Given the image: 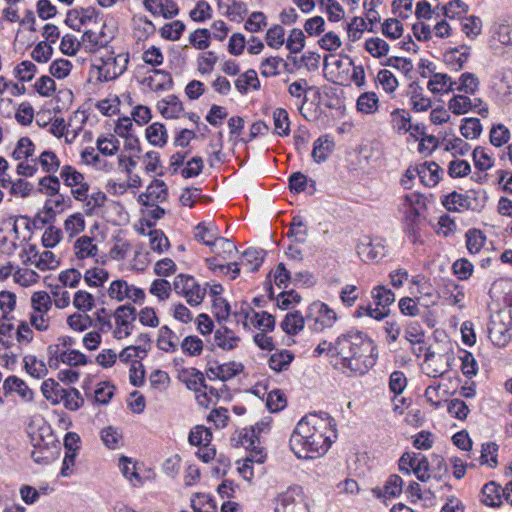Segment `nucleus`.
I'll return each instance as SVG.
<instances>
[{"label": "nucleus", "mask_w": 512, "mask_h": 512, "mask_svg": "<svg viewBox=\"0 0 512 512\" xmlns=\"http://www.w3.org/2000/svg\"><path fill=\"white\" fill-rule=\"evenodd\" d=\"M448 108L455 115H463L475 111L476 105H473V101L466 95H455L449 100Z\"/></svg>", "instance_id": "26"}, {"label": "nucleus", "mask_w": 512, "mask_h": 512, "mask_svg": "<svg viewBox=\"0 0 512 512\" xmlns=\"http://www.w3.org/2000/svg\"><path fill=\"white\" fill-rule=\"evenodd\" d=\"M37 72V67L31 61H22L14 68V76L21 82H29Z\"/></svg>", "instance_id": "45"}, {"label": "nucleus", "mask_w": 512, "mask_h": 512, "mask_svg": "<svg viewBox=\"0 0 512 512\" xmlns=\"http://www.w3.org/2000/svg\"><path fill=\"white\" fill-rule=\"evenodd\" d=\"M372 297L376 306L381 307L383 311L395 301V294L383 286H377L372 290Z\"/></svg>", "instance_id": "38"}, {"label": "nucleus", "mask_w": 512, "mask_h": 512, "mask_svg": "<svg viewBox=\"0 0 512 512\" xmlns=\"http://www.w3.org/2000/svg\"><path fill=\"white\" fill-rule=\"evenodd\" d=\"M129 285L124 280H115L111 282L108 289V296L111 299L121 302L127 298Z\"/></svg>", "instance_id": "60"}, {"label": "nucleus", "mask_w": 512, "mask_h": 512, "mask_svg": "<svg viewBox=\"0 0 512 512\" xmlns=\"http://www.w3.org/2000/svg\"><path fill=\"white\" fill-rule=\"evenodd\" d=\"M174 332L168 326H162L159 330L157 346L165 352H175L177 345L172 341Z\"/></svg>", "instance_id": "42"}, {"label": "nucleus", "mask_w": 512, "mask_h": 512, "mask_svg": "<svg viewBox=\"0 0 512 512\" xmlns=\"http://www.w3.org/2000/svg\"><path fill=\"white\" fill-rule=\"evenodd\" d=\"M473 160L476 168L481 171L489 170L493 166L492 157L483 147H476L473 151Z\"/></svg>", "instance_id": "58"}, {"label": "nucleus", "mask_w": 512, "mask_h": 512, "mask_svg": "<svg viewBox=\"0 0 512 512\" xmlns=\"http://www.w3.org/2000/svg\"><path fill=\"white\" fill-rule=\"evenodd\" d=\"M337 438L335 420L320 411L304 416L293 430L289 445L300 459H314L324 455Z\"/></svg>", "instance_id": "2"}, {"label": "nucleus", "mask_w": 512, "mask_h": 512, "mask_svg": "<svg viewBox=\"0 0 512 512\" xmlns=\"http://www.w3.org/2000/svg\"><path fill=\"white\" fill-rule=\"evenodd\" d=\"M62 363L69 366L86 365L88 362L87 356L79 350H67L60 354Z\"/></svg>", "instance_id": "57"}, {"label": "nucleus", "mask_w": 512, "mask_h": 512, "mask_svg": "<svg viewBox=\"0 0 512 512\" xmlns=\"http://www.w3.org/2000/svg\"><path fill=\"white\" fill-rule=\"evenodd\" d=\"M460 132L466 139H476L482 132V125L478 118H464Z\"/></svg>", "instance_id": "40"}, {"label": "nucleus", "mask_w": 512, "mask_h": 512, "mask_svg": "<svg viewBox=\"0 0 512 512\" xmlns=\"http://www.w3.org/2000/svg\"><path fill=\"white\" fill-rule=\"evenodd\" d=\"M459 358L461 360L462 373L468 378L475 376L478 372V365L472 353L463 350Z\"/></svg>", "instance_id": "54"}, {"label": "nucleus", "mask_w": 512, "mask_h": 512, "mask_svg": "<svg viewBox=\"0 0 512 512\" xmlns=\"http://www.w3.org/2000/svg\"><path fill=\"white\" fill-rule=\"evenodd\" d=\"M333 149V140L328 135L321 136L314 141L312 157L316 163H322L333 152Z\"/></svg>", "instance_id": "15"}, {"label": "nucleus", "mask_w": 512, "mask_h": 512, "mask_svg": "<svg viewBox=\"0 0 512 512\" xmlns=\"http://www.w3.org/2000/svg\"><path fill=\"white\" fill-rule=\"evenodd\" d=\"M212 432L201 425L195 426L189 433L188 441L193 446H204L210 444Z\"/></svg>", "instance_id": "33"}, {"label": "nucleus", "mask_w": 512, "mask_h": 512, "mask_svg": "<svg viewBox=\"0 0 512 512\" xmlns=\"http://www.w3.org/2000/svg\"><path fill=\"white\" fill-rule=\"evenodd\" d=\"M184 30L185 24L180 20H175L173 22L166 23L160 29V34L167 40L176 41L181 37Z\"/></svg>", "instance_id": "46"}, {"label": "nucleus", "mask_w": 512, "mask_h": 512, "mask_svg": "<svg viewBox=\"0 0 512 512\" xmlns=\"http://www.w3.org/2000/svg\"><path fill=\"white\" fill-rule=\"evenodd\" d=\"M382 33L390 39H398L402 36L403 25L395 18L386 19L382 24Z\"/></svg>", "instance_id": "64"}, {"label": "nucleus", "mask_w": 512, "mask_h": 512, "mask_svg": "<svg viewBox=\"0 0 512 512\" xmlns=\"http://www.w3.org/2000/svg\"><path fill=\"white\" fill-rule=\"evenodd\" d=\"M73 304L78 310L88 312L94 307V297L87 291L79 290L74 295Z\"/></svg>", "instance_id": "59"}, {"label": "nucleus", "mask_w": 512, "mask_h": 512, "mask_svg": "<svg viewBox=\"0 0 512 512\" xmlns=\"http://www.w3.org/2000/svg\"><path fill=\"white\" fill-rule=\"evenodd\" d=\"M146 138L150 144L163 147L168 139L167 130L162 123L155 122L147 127Z\"/></svg>", "instance_id": "24"}, {"label": "nucleus", "mask_w": 512, "mask_h": 512, "mask_svg": "<svg viewBox=\"0 0 512 512\" xmlns=\"http://www.w3.org/2000/svg\"><path fill=\"white\" fill-rule=\"evenodd\" d=\"M310 310L317 313L315 317L307 316L309 327L314 332H322L327 328H331L338 319L336 312L322 302L313 303Z\"/></svg>", "instance_id": "6"}, {"label": "nucleus", "mask_w": 512, "mask_h": 512, "mask_svg": "<svg viewBox=\"0 0 512 512\" xmlns=\"http://www.w3.org/2000/svg\"><path fill=\"white\" fill-rule=\"evenodd\" d=\"M308 232L301 216H294L287 233L288 237L294 236L300 243H305Z\"/></svg>", "instance_id": "52"}, {"label": "nucleus", "mask_w": 512, "mask_h": 512, "mask_svg": "<svg viewBox=\"0 0 512 512\" xmlns=\"http://www.w3.org/2000/svg\"><path fill=\"white\" fill-rule=\"evenodd\" d=\"M151 249L157 253H163L169 247L168 238L161 230H152L149 232Z\"/></svg>", "instance_id": "63"}, {"label": "nucleus", "mask_w": 512, "mask_h": 512, "mask_svg": "<svg viewBox=\"0 0 512 512\" xmlns=\"http://www.w3.org/2000/svg\"><path fill=\"white\" fill-rule=\"evenodd\" d=\"M235 87L242 95L247 94L249 88L258 90L260 88V81L254 69H249L241 74L235 81Z\"/></svg>", "instance_id": "21"}, {"label": "nucleus", "mask_w": 512, "mask_h": 512, "mask_svg": "<svg viewBox=\"0 0 512 512\" xmlns=\"http://www.w3.org/2000/svg\"><path fill=\"white\" fill-rule=\"evenodd\" d=\"M106 201L107 196L102 191L94 192L91 195L88 194L87 199L83 201L84 213L87 216L94 215L97 209L102 208L105 205Z\"/></svg>", "instance_id": "31"}, {"label": "nucleus", "mask_w": 512, "mask_h": 512, "mask_svg": "<svg viewBox=\"0 0 512 512\" xmlns=\"http://www.w3.org/2000/svg\"><path fill=\"white\" fill-rule=\"evenodd\" d=\"M31 304L34 313L47 314L52 302L49 294L44 291L35 292L31 297Z\"/></svg>", "instance_id": "44"}, {"label": "nucleus", "mask_w": 512, "mask_h": 512, "mask_svg": "<svg viewBox=\"0 0 512 512\" xmlns=\"http://www.w3.org/2000/svg\"><path fill=\"white\" fill-rule=\"evenodd\" d=\"M457 82L453 81L451 77L444 73H434L427 85V88L433 94L447 93L454 91V86Z\"/></svg>", "instance_id": "14"}, {"label": "nucleus", "mask_w": 512, "mask_h": 512, "mask_svg": "<svg viewBox=\"0 0 512 512\" xmlns=\"http://www.w3.org/2000/svg\"><path fill=\"white\" fill-rule=\"evenodd\" d=\"M153 72L154 76L146 77L144 80L152 91H166L172 88L173 80L168 72L159 69H154Z\"/></svg>", "instance_id": "11"}, {"label": "nucleus", "mask_w": 512, "mask_h": 512, "mask_svg": "<svg viewBox=\"0 0 512 512\" xmlns=\"http://www.w3.org/2000/svg\"><path fill=\"white\" fill-rule=\"evenodd\" d=\"M374 350L373 341L365 333L350 329L339 334L334 341H321L313 355H326L336 360V368L354 375H363L375 365Z\"/></svg>", "instance_id": "1"}, {"label": "nucleus", "mask_w": 512, "mask_h": 512, "mask_svg": "<svg viewBox=\"0 0 512 512\" xmlns=\"http://www.w3.org/2000/svg\"><path fill=\"white\" fill-rule=\"evenodd\" d=\"M66 409L75 411L78 410L84 403L80 392L76 388L65 389L62 401Z\"/></svg>", "instance_id": "51"}, {"label": "nucleus", "mask_w": 512, "mask_h": 512, "mask_svg": "<svg viewBox=\"0 0 512 512\" xmlns=\"http://www.w3.org/2000/svg\"><path fill=\"white\" fill-rule=\"evenodd\" d=\"M126 69L125 64L118 66L117 58L108 59L102 67L99 68V79L110 81L120 76Z\"/></svg>", "instance_id": "29"}, {"label": "nucleus", "mask_w": 512, "mask_h": 512, "mask_svg": "<svg viewBox=\"0 0 512 512\" xmlns=\"http://www.w3.org/2000/svg\"><path fill=\"white\" fill-rule=\"evenodd\" d=\"M180 379L189 390H193L195 393L200 392L201 389L208 388V385L205 383L204 374L196 368L184 370L180 375Z\"/></svg>", "instance_id": "16"}, {"label": "nucleus", "mask_w": 512, "mask_h": 512, "mask_svg": "<svg viewBox=\"0 0 512 512\" xmlns=\"http://www.w3.org/2000/svg\"><path fill=\"white\" fill-rule=\"evenodd\" d=\"M275 132L279 136H287L290 132L288 113L283 108H276L273 112Z\"/></svg>", "instance_id": "37"}, {"label": "nucleus", "mask_w": 512, "mask_h": 512, "mask_svg": "<svg viewBox=\"0 0 512 512\" xmlns=\"http://www.w3.org/2000/svg\"><path fill=\"white\" fill-rule=\"evenodd\" d=\"M167 195V186L164 181L156 179L146 188V191L141 194V199L148 197L157 203L165 201Z\"/></svg>", "instance_id": "28"}, {"label": "nucleus", "mask_w": 512, "mask_h": 512, "mask_svg": "<svg viewBox=\"0 0 512 512\" xmlns=\"http://www.w3.org/2000/svg\"><path fill=\"white\" fill-rule=\"evenodd\" d=\"M114 318L116 325L124 328V336H130L137 318L136 308L131 304L121 305L115 310Z\"/></svg>", "instance_id": "8"}, {"label": "nucleus", "mask_w": 512, "mask_h": 512, "mask_svg": "<svg viewBox=\"0 0 512 512\" xmlns=\"http://www.w3.org/2000/svg\"><path fill=\"white\" fill-rule=\"evenodd\" d=\"M60 176L47 175L39 180V191L49 197L58 194L60 191Z\"/></svg>", "instance_id": "43"}, {"label": "nucleus", "mask_w": 512, "mask_h": 512, "mask_svg": "<svg viewBox=\"0 0 512 512\" xmlns=\"http://www.w3.org/2000/svg\"><path fill=\"white\" fill-rule=\"evenodd\" d=\"M157 107L164 118H178L183 111V105L176 95H169L158 102Z\"/></svg>", "instance_id": "13"}, {"label": "nucleus", "mask_w": 512, "mask_h": 512, "mask_svg": "<svg viewBox=\"0 0 512 512\" xmlns=\"http://www.w3.org/2000/svg\"><path fill=\"white\" fill-rule=\"evenodd\" d=\"M75 254L79 259L93 257L98 252V247L93 243V238L82 236L78 238L74 245Z\"/></svg>", "instance_id": "27"}, {"label": "nucleus", "mask_w": 512, "mask_h": 512, "mask_svg": "<svg viewBox=\"0 0 512 512\" xmlns=\"http://www.w3.org/2000/svg\"><path fill=\"white\" fill-rule=\"evenodd\" d=\"M510 139V131L503 124H497L490 131V142L495 147L506 144Z\"/></svg>", "instance_id": "53"}, {"label": "nucleus", "mask_w": 512, "mask_h": 512, "mask_svg": "<svg viewBox=\"0 0 512 512\" xmlns=\"http://www.w3.org/2000/svg\"><path fill=\"white\" fill-rule=\"evenodd\" d=\"M84 229L85 220L79 212L70 215L64 222V230L71 238L81 233Z\"/></svg>", "instance_id": "41"}, {"label": "nucleus", "mask_w": 512, "mask_h": 512, "mask_svg": "<svg viewBox=\"0 0 512 512\" xmlns=\"http://www.w3.org/2000/svg\"><path fill=\"white\" fill-rule=\"evenodd\" d=\"M293 359L294 355L290 351L282 350L279 353L272 354L268 360V364L272 370L280 372L286 370Z\"/></svg>", "instance_id": "32"}, {"label": "nucleus", "mask_w": 512, "mask_h": 512, "mask_svg": "<svg viewBox=\"0 0 512 512\" xmlns=\"http://www.w3.org/2000/svg\"><path fill=\"white\" fill-rule=\"evenodd\" d=\"M60 178L67 187L71 188V194L77 201H84L88 197L90 185L85 181L82 173L71 165H64L60 171Z\"/></svg>", "instance_id": "5"}, {"label": "nucleus", "mask_w": 512, "mask_h": 512, "mask_svg": "<svg viewBox=\"0 0 512 512\" xmlns=\"http://www.w3.org/2000/svg\"><path fill=\"white\" fill-rule=\"evenodd\" d=\"M419 167V178L421 182L428 187L435 186L440 180V166L435 162H424L417 165Z\"/></svg>", "instance_id": "12"}, {"label": "nucleus", "mask_w": 512, "mask_h": 512, "mask_svg": "<svg viewBox=\"0 0 512 512\" xmlns=\"http://www.w3.org/2000/svg\"><path fill=\"white\" fill-rule=\"evenodd\" d=\"M209 247L213 253L217 256H221L223 259H226L236 251L235 244L224 237L217 238Z\"/></svg>", "instance_id": "39"}, {"label": "nucleus", "mask_w": 512, "mask_h": 512, "mask_svg": "<svg viewBox=\"0 0 512 512\" xmlns=\"http://www.w3.org/2000/svg\"><path fill=\"white\" fill-rule=\"evenodd\" d=\"M410 89V101L413 107V110L417 112L427 111L431 105V99L425 97L422 94V87L417 82H412L409 85Z\"/></svg>", "instance_id": "19"}, {"label": "nucleus", "mask_w": 512, "mask_h": 512, "mask_svg": "<svg viewBox=\"0 0 512 512\" xmlns=\"http://www.w3.org/2000/svg\"><path fill=\"white\" fill-rule=\"evenodd\" d=\"M365 49L371 56L381 58L389 53L390 46L385 40L374 37L366 40Z\"/></svg>", "instance_id": "35"}, {"label": "nucleus", "mask_w": 512, "mask_h": 512, "mask_svg": "<svg viewBox=\"0 0 512 512\" xmlns=\"http://www.w3.org/2000/svg\"><path fill=\"white\" fill-rule=\"evenodd\" d=\"M41 392L48 401L55 405L62 401L63 395H65V388L50 378L43 381Z\"/></svg>", "instance_id": "18"}, {"label": "nucleus", "mask_w": 512, "mask_h": 512, "mask_svg": "<svg viewBox=\"0 0 512 512\" xmlns=\"http://www.w3.org/2000/svg\"><path fill=\"white\" fill-rule=\"evenodd\" d=\"M415 465L416 467L413 473L419 481L428 482L432 479V474H430L431 466L426 456L418 453V459Z\"/></svg>", "instance_id": "50"}, {"label": "nucleus", "mask_w": 512, "mask_h": 512, "mask_svg": "<svg viewBox=\"0 0 512 512\" xmlns=\"http://www.w3.org/2000/svg\"><path fill=\"white\" fill-rule=\"evenodd\" d=\"M194 237L197 241L210 246L220 236H218L217 227L214 223L206 224L202 222L195 227Z\"/></svg>", "instance_id": "22"}, {"label": "nucleus", "mask_w": 512, "mask_h": 512, "mask_svg": "<svg viewBox=\"0 0 512 512\" xmlns=\"http://www.w3.org/2000/svg\"><path fill=\"white\" fill-rule=\"evenodd\" d=\"M305 325V318L299 311L288 313L284 320L281 322V328L288 335H296L303 330Z\"/></svg>", "instance_id": "23"}, {"label": "nucleus", "mask_w": 512, "mask_h": 512, "mask_svg": "<svg viewBox=\"0 0 512 512\" xmlns=\"http://www.w3.org/2000/svg\"><path fill=\"white\" fill-rule=\"evenodd\" d=\"M443 15L448 18L460 17L469 11V6L462 0H452L442 8Z\"/></svg>", "instance_id": "56"}, {"label": "nucleus", "mask_w": 512, "mask_h": 512, "mask_svg": "<svg viewBox=\"0 0 512 512\" xmlns=\"http://www.w3.org/2000/svg\"><path fill=\"white\" fill-rule=\"evenodd\" d=\"M24 364L26 371L32 377L40 379L44 377L48 372L44 362L37 360L35 356H26L24 358Z\"/></svg>", "instance_id": "48"}, {"label": "nucleus", "mask_w": 512, "mask_h": 512, "mask_svg": "<svg viewBox=\"0 0 512 512\" xmlns=\"http://www.w3.org/2000/svg\"><path fill=\"white\" fill-rule=\"evenodd\" d=\"M488 200L485 190H468L465 193L453 191L446 195L442 201L448 211L459 212L462 210L481 211Z\"/></svg>", "instance_id": "3"}, {"label": "nucleus", "mask_w": 512, "mask_h": 512, "mask_svg": "<svg viewBox=\"0 0 512 512\" xmlns=\"http://www.w3.org/2000/svg\"><path fill=\"white\" fill-rule=\"evenodd\" d=\"M503 494L502 487L495 482H489L482 488V502L483 504L491 507H498L501 505Z\"/></svg>", "instance_id": "20"}, {"label": "nucleus", "mask_w": 512, "mask_h": 512, "mask_svg": "<svg viewBox=\"0 0 512 512\" xmlns=\"http://www.w3.org/2000/svg\"><path fill=\"white\" fill-rule=\"evenodd\" d=\"M275 512H310L302 487L293 485L274 499Z\"/></svg>", "instance_id": "4"}, {"label": "nucleus", "mask_w": 512, "mask_h": 512, "mask_svg": "<svg viewBox=\"0 0 512 512\" xmlns=\"http://www.w3.org/2000/svg\"><path fill=\"white\" fill-rule=\"evenodd\" d=\"M109 278V273L102 268H92L85 272L84 281L88 286L99 287Z\"/></svg>", "instance_id": "49"}, {"label": "nucleus", "mask_w": 512, "mask_h": 512, "mask_svg": "<svg viewBox=\"0 0 512 512\" xmlns=\"http://www.w3.org/2000/svg\"><path fill=\"white\" fill-rule=\"evenodd\" d=\"M285 31L282 26L275 25L266 32L267 45L279 49L284 44Z\"/></svg>", "instance_id": "62"}, {"label": "nucleus", "mask_w": 512, "mask_h": 512, "mask_svg": "<svg viewBox=\"0 0 512 512\" xmlns=\"http://www.w3.org/2000/svg\"><path fill=\"white\" fill-rule=\"evenodd\" d=\"M449 360V356H436L434 352H428L425 355V373L434 378L442 376L450 368Z\"/></svg>", "instance_id": "7"}, {"label": "nucleus", "mask_w": 512, "mask_h": 512, "mask_svg": "<svg viewBox=\"0 0 512 512\" xmlns=\"http://www.w3.org/2000/svg\"><path fill=\"white\" fill-rule=\"evenodd\" d=\"M379 99L375 92H365L357 99V110L365 114H373L378 109Z\"/></svg>", "instance_id": "30"}, {"label": "nucleus", "mask_w": 512, "mask_h": 512, "mask_svg": "<svg viewBox=\"0 0 512 512\" xmlns=\"http://www.w3.org/2000/svg\"><path fill=\"white\" fill-rule=\"evenodd\" d=\"M38 161L46 173H55L60 167V161L52 151L42 152Z\"/></svg>", "instance_id": "55"}, {"label": "nucleus", "mask_w": 512, "mask_h": 512, "mask_svg": "<svg viewBox=\"0 0 512 512\" xmlns=\"http://www.w3.org/2000/svg\"><path fill=\"white\" fill-rule=\"evenodd\" d=\"M305 46V36L302 30L293 29L286 42V47L291 53H299Z\"/></svg>", "instance_id": "61"}, {"label": "nucleus", "mask_w": 512, "mask_h": 512, "mask_svg": "<svg viewBox=\"0 0 512 512\" xmlns=\"http://www.w3.org/2000/svg\"><path fill=\"white\" fill-rule=\"evenodd\" d=\"M3 390L5 395L16 392L23 400L32 401L33 391L27 386V384L17 376H9L3 383Z\"/></svg>", "instance_id": "9"}, {"label": "nucleus", "mask_w": 512, "mask_h": 512, "mask_svg": "<svg viewBox=\"0 0 512 512\" xmlns=\"http://www.w3.org/2000/svg\"><path fill=\"white\" fill-rule=\"evenodd\" d=\"M67 324L74 331L83 332L93 326V321L86 312L83 314L74 313L67 318Z\"/></svg>", "instance_id": "47"}, {"label": "nucleus", "mask_w": 512, "mask_h": 512, "mask_svg": "<svg viewBox=\"0 0 512 512\" xmlns=\"http://www.w3.org/2000/svg\"><path fill=\"white\" fill-rule=\"evenodd\" d=\"M403 489V480L402 478L397 474L390 475L383 488H374L373 493L376 495V497H392L395 498L399 496Z\"/></svg>", "instance_id": "10"}, {"label": "nucleus", "mask_w": 512, "mask_h": 512, "mask_svg": "<svg viewBox=\"0 0 512 512\" xmlns=\"http://www.w3.org/2000/svg\"><path fill=\"white\" fill-rule=\"evenodd\" d=\"M265 255V250L250 247L246 249L242 255V265L249 266V271L255 272L263 263Z\"/></svg>", "instance_id": "25"}, {"label": "nucleus", "mask_w": 512, "mask_h": 512, "mask_svg": "<svg viewBox=\"0 0 512 512\" xmlns=\"http://www.w3.org/2000/svg\"><path fill=\"white\" fill-rule=\"evenodd\" d=\"M465 237L466 247L471 254L478 253L486 241V236L478 229H469Z\"/></svg>", "instance_id": "34"}, {"label": "nucleus", "mask_w": 512, "mask_h": 512, "mask_svg": "<svg viewBox=\"0 0 512 512\" xmlns=\"http://www.w3.org/2000/svg\"><path fill=\"white\" fill-rule=\"evenodd\" d=\"M479 87V80L475 74L465 72L459 78V84L454 86V90L462 91L466 94H475Z\"/></svg>", "instance_id": "36"}, {"label": "nucleus", "mask_w": 512, "mask_h": 512, "mask_svg": "<svg viewBox=\"0 0 512 512\" xmlns=\"http://www.w3.org/2000/svg\"><path fill=\"white\" fill-rule=\"evenodd\" d=\"M214 344L223 350H232L237 347L240 338L227 327L218 329L214 333Z\"/></svg>", "instance_id": "17"}]
</instances>
